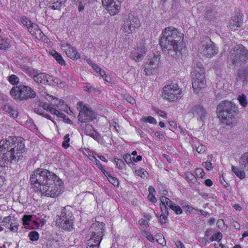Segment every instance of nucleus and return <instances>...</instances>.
I'll list each match as a JSON object with an SVG mask.
<instances>
[{"instance_id": "nucleus-42", "label": "nucleus", "mask_w": 248, "mask_h": 248, "mask_svg": "<svg viewBox=\"0 0 248 248\" xmlns=\"http://www.w3.org/2000/svg\"><path fill=\"white\" fill-rule=\"evenodd\" d=\"M223 235L220 232H218L212 235L210 238V240L212 241H217L219 242L222 238Z\"/></svg>"}, {"instance_id": "nucleus-44", "label": "nucleus", "mask_w": 248, "mask_h": 248, "mask_svg": "<svg viewBox=\"0 0 248 248\" xmlns=\"http://www.w3.org/2000/svg\"><path fill=\"white\" fill-rule=\"evenodd\" d=\"M193 149H195L198 153L202 154L205 152L206 147L205 146L202 144H199L198 145H195L193 147Z\"/></svg>"}, {"instance_id": "nucleus-39", "label": "nucleus", "mask_w": 248, "mask_h": 248, "mask_svg": "<svg viewBox=\"0 0 248 248\" xmlns=\"http://www.w3.org/2000/svg\"><path fill=\"white\" fill-rule=\"evenodd\" d=\"M156 238V241L160 245L164 246L166 245V242L164 238V237L160 233H157L155 235Z\"/></svg>"}, {"instance_id": "nucleus-9", "label": "nucleus", "mask_w": 248, "mask_h": 248, "mask_svg": "<svg viewBox=\"0 0 248 248\" xmlns=\"http://www.w3.org/2000/svg\"><path fill=\"white\" fill-rule=\"evenodd\" d=\"M77 108L79 111L78 119L81 123L91 122L96 117V113L82 101L78 103Z\"/></svg>"}, {"instance_id": "nucleus-6", "label": "nucleus", "mask_w": 248, "mask_h": 248, "mask_svg": "<svg viewBox=\"0 0 248 248\" xmlns=\"http://www.w3.org/2000/svg\"><path fill=\"white\" fill-rule=\"evenodd\" d=\"M197 48L198 51L207 58L213 57L217 53V49L214 43L207 36L200 38Z\"/></svg>"}, {"instance_id": "nucleus-59", "label": "nucleus", "mask_w": 248, "mask_h": 248, "mask_svg": "<svg viewBox=\"0 0 248 248\" xmlns=\"http://www.w3.org/2000/svg\"><path fill=\"white\" fill-rule=\"evenodd\" d=\"M99 169L102 171V172L104 173V174L107 177V178L109 179V178L111 176L110 173L108 171H107L105 170V169L103 168L102 165H100L99 166Z\"/></svg>"}, {"instance_id": "nucleus-17", "label": "nucleus", "mask_w": 248, "mask_h": 248, "mask_svg": "<svg viewBox=\"0 0 248 248\" xmlns=\"http://www.w3.org/2000/svg\"><path fill=\"white\" fill-rule=\"evenodd\" d=\"M147 48L144 43L138 45L137 48H134L131 53L132 59L136 62L141 61L145 56Z\"/></svg>"}, {"instance_id": "nucleus-64", "label": "nucleus", "mask_w": 248, "mask_h": 248, "mask_svg": "<svg viewBox=\"0 0 248 248\" xmlns=\"http://www.w3.org/2000/svg\"><path fill=\"white\" fill-rule=\"evenodd\" d=\"M5 228H8L11 231L13 232H16L17 230V226L16 225H12L11 224L9 223V225H6Z\"/></svg>"}, {"instance_id": "nucleus-15", "label": "nucleus", "mask_w": 248, "mask_h": 248, "mask_svg": "<svg viewBox=\"0 0 248 248\" xmlns=\"http://www.w3.org/2000/svg\"><path fill=\"white\" fill-rule=\"evenodd\" d=\"M105 224L100 221L93 222L91 226L92 235L91 238L102 240L104 235Z\"/></svg>"}, {"instance_id": "nucleus-7", "label": "nucleus", "mask_w": 248, "mask_h": 248, "mask_svg": "<svg viewBox=\"0 0 248 248\" xmlns=\"http://www.w3.org/2000/svg\"><path fill=\"white\" fill-rule=\"evenodd\" d=\"M10 94L12 97L20 100L34 98L36 96V93L33 89L25 85L13 87L10 91Z\"/></svg>"}, {"instance_id": "nucleus-28", "label": "nucleus", "mask_w": 248, "mask_h": 248, "mask_svg": "<svg viewBox=\"0 0 248 248\" xmlns=\"http://www.w3.org/2000/svg\"><path fill=\"white\" fill-rule=\"evenodd\" d=\"M74 209L70 206L63 208L61 211V217H72Z\"/></svg>"}, {"instance_id": "nucleus-33", "label": "nucleus", "mask_w": 248, "mask_h": 248, "mask_svg": "<svg viewBox=\"0 0 248 248\" xmlns=\"http://www.w3.org/2000/svg\"><path fill=\"white\" fill-rule=\"evenodd\" d=\"M56 101H58L57 103H55L56 107L59 109L68 112V109H69V108H68V106L64 104V101L61 99H56Z\"/></svg>"}, {"instance_id": "nucleus-10", "label": "nucleus", "mask_w": 248, "mask_h": 248, "mask_svg": "<svg viewBox=\"0 0 248 248\" xmlns=\"http://www.w3.org/2000/svg\"><path fill=\"white\" fill-rule=\"evenodd\" d=\"M182 96V90L177 84L171 83L163 88L162 97L170 102L174 101Z\"/></svg>"}, {"instance_id": "nucleus-1", "label": "nucleus", "mask_w": 248, "mask_h": 248, "mask_svg": "<svg viewBox=\"0 0 248 248\" xmlns=\"http://www.w3.org/2000/svg\"><path fill=\"white\" fill-rule=\"evenodd\" d=\"M34 191L45 196L57 197L63 187L62 181L54 172L43 169L37 168L30 176Z\"/></svg>"}, {"instance_id": "nucleus-43", "label": "nucleus", "mask_w": 248, "mask_h": 248, "mask_svg": "<svg viewBox=\"0 0 248 248\" xmlns=\"http://www.w3.org/2000/svg\"><path fill=\"white\" fill-rule=\"evenodd\" d=\"M135 173L137 175L143 178H145L148 174L147 172L144 169L142 168L135 170Z\"/></svg>"}, {"instance_id": "nucleus-53", "label": "nucleus", "mask_w": 248, "mask_h": 248, "mask_svg": "<svg viewBox=\"0 0 248 248\" xmlns=\"http://www.w3.org/2000/svg\"><path fill=\"white\" fill-rule=\"evenodd\" d=\"M237 81H239L242 83V85H246L247 84L248 81L245 76H241L240 75L238 76Z\"/></svg>"}, {"instance_id": "nucleus-22", "label": "nucleus", "mask_w": 248, "mask_h": 248, "mask_svg": "<svg viewBox=\"0 0 248 248\" xmlns=\"http://www.w3.org/2000/svg\"><path fill=\"white\" fill-rule=\"evenodd\" d=\"M56 224L62 228L71 231L73 228V222L68 218H56Z\"/></svg>"}, {"instance_id": "nucleus-20", "label": "nucleus", "mask_w": 248, "mask_h": 248, "mask_svg": "<svg viewBox=\"0 0 248 248\" xmlns=\"http://www.w3.org/2000/svg\"><path fill=\"white\" fill-rule=\"evenodd\" d=\"M189 112L193 114L194 117L202 121L207 116V111L201 105H195L190 107Z\"/></svg>"}, {"instance_id": "nucleus-62", "label": "nucleus", "mask_w": 248, "mask_h": 248, "mask_svg": "<svg viewBox=\"0 0 248 248\" xmlns=\"http://www.w3.org/2000/svg\"><path fill=\"white\" fill-rule=\"evenodd\" d=\"M217 225L219 228L223 229L225 226V222L223 219H219L217 221Z\"/></svg>"}, {"instance_id": "nucleus-51", "label": "nucleus", "mask_w": 248, "mask_h": 248, "mask_svg": "<svg viewBox=\"0 0 248 248\" xmlns=\"http://www.w3.org/2000/svg\"><path fill=\"white\" fill-rule=\"evenodd\" d=\"M52 114H55L57 116H58L59 117L63 118V119H65V118H66V115H65L64 113L61 112L58 110H57L56 108H54V109L52 110Z\"/></svg>"}, {"instance_id": "nucleus-18", "label": "nucleus", "mask_w": 248, "mask_h": 248, "mask_svg": "<svg viewBox=\"0 0 248 248\" xmlns=\"http://www.w3.org/2000/svg\"><path fill=\"white\" fill-rule=\"evenodd\" d=\"M243 23V18L242 14L237 12L229 21L228 28L230 30L235 31L240 28Z\"/></svg>"}, {"instance_id": "nucleus-47", "label": "nucleus", "mask_w": 248, "mask_h": 248, "mask_svg": "<svg viewBox=\"0 0 248 248\" xmlns=\"http://www.w3.org/2000/svg\"><path fill=\"white\" fill-rule=\"evenodd\" d=\"M2 219V218H0V232L4 230L6 225H9V222L7 221L9 220H7L6 218H3V219Z\"/></svg>"}, {"instance_id": "nucleus-56", "label": "nucleus", "mask_w": 248, "mask_h": 248, "mask_svg": "<svg viewBox=\"0 0 248 248\" xmlns=\"http://www.w3.org/2000/svg\"><path fill=\"white\" fill-rule=\"evenodd\" d=\"M202 165L208 170H212L213 169L212 164L210 161L204 162Z\"/></svg>"}, {"instance_id": "nucleus-26", "label": "nucleus", "mask_w": 248, "mask_h": 248, "mask_svg": "<svg viewBox=\"0 0 248 248\" xmlns=\"http://www.w3.org/2000/svg\"><path fill=\"white\" fill-rule=\"evenodd\" d=\"M202 72H203V74H205V70L202 63L200 62H195L193 65V70L192 75L201 74Z\"/></svg>"}, {"instance_id": "nucleus-55", "label": "nucleus", "mask_w": 248, "mask_h": 248, "mask_svg": "<svg viewBox=\"0 0 248 248\" xmlns=\"http://www.w3.org/2000/svg\"><path fill=\"white\" fill-rule=\"evenodd\" d=\"M108 180L114 186H118L119 185L118 180L112 175L109 178V179H108Z\"/></svg>"}, {"instance_id": "nucleus-32", "label": "nucleus", "mask_w": 248, "mask_h": 248, "mask_svg": "<svg viewBox=\"0 0 248 248\" xmlns=\"http://www.w3.org/2000/svg\"><path fill=\"white\" fill-rule=\"evenodd\" d=\"M33 28V30H35V32L33 33L32 37L38 39H42L44 35L42 31L39 29L38 26L37 25H34Z\"/></svg>"}, {"instance_id": "nucleus-48", "label": "nucleus", "mask_w": 248, "mask_h": 248, "mask_svg": "<svg viewBox=\"0 0 248 248\" xmlns=\"http://www.w3.org/2000/svg\"><path fill=\"white\" fill-rule=\"evenodd\" d=\"M9 81L12 84H17L19 82V78L16 76L12 75L9 78Z\"/></svg>"}, {"instance_id": "nucleus-41", "label": "nucleus", "mask_w": 248, "mask_h": 248, "mask_svg": "<svg viewBox=\"0 0 248 248\" xmlns=\"http://www.w3.org/2000/svg\"><path fill=\"white\" fill-rule=\"evenodd\" d=\"M30 240L32 241H37L39 237V233L35 231H33L30 232L28 235Z\"/></svg>"}, {"instance_id": "nucleus-46", "label": "nucleus", "mask_w": 248, "mask_h": 248, "mask_svg": "<svg viewBox=\"0 0 248 248\" xmlns=\"http://www.w3.org/2000/svg\"><path fill=\"white\" fill-rule=\"evenodd\" d=\"M195 173L196 175L200 178H205V172H204L203 170L200 168H197L195 170Z\"/></svg>"}, {"instance_id": "nucleus-58", "label": "nucleus", "mask_w": 248, "mask_h": 248, "mask_svg": "<svg viewBox=\"0 0 248 248\" xmlns=\"http://www.w3.org/2000/svg\"><path fill=\"white\" fill-rule=\"evenodd\" d=\"M143 235L145 236L147 239L150 242H153L155 240V238L153 235L148 232H144Z\"/></svg>"}, {"instance_id": "nucleus-63", "label": "nucleus", "mask_w": 248, "mask_h": 248, "mask_svg": "<svg viewBox=\"0 0 248 248\" xmlns=\"http://www.w3.org/2000/svg\"><path fill=\"white\" fill-rule=\"evenodd\" d=\"M148 199L152 202L155 203L156 202V198L154 194H149L148 196Z\"/></svg>"}, {"instance_id": "nucleus-54", "label": "nucleus", "mask_w": 248, "mask_h": 248, "mask_svg": "<svg viewBox=\"0 0 248 248\" xmlns=\"http://www.w3.org/2000/svg\"><path fill=\"white\" fill-rule=\"evenodd\" d=\"M144 121L152 124H156L157 122L155 118L151 116H148L143 118Z\"/></svg>"}, {"instance_id": "nucleus-27", "label": "nucleus", "mask_w": 248, "mask_h": 248, "mask_svg": "<svg viewBox=\"0 0 248 248\" xmlns=\"http://www.w3.org/2000/svg\"><path fill=\"white\" fill-rule=\"evenodd\" d=\"M232 171L240 179H243L246 177L245 170H242L239 167L232 166Z\"/></svg>"}, {"instance_id": "nucleus-29", "label": "nucleus", "mask_w": 248, "mask_h": 248, "mask_svg": "<svg viewBox=\"0 0 248 248\" xmlns=\"http://www.w3.org/2000/svg\"><path fill=\"white\" fill-rule=\"evenodd\" d=\"M101 240L93 238H90L88 241L87 248H99Z\"/></svg>"}, {"instance_id": "nucleus-35", "label": "nucleus", "mask_w": 248, "mask_h": 248, "mask_svg": "<svg viewBox=\"0 0 248 248\" xmlns=\"http://www.w3.org/2000/svg\"><path fill=\"white\" fill-rule=\"evenodd\" d=\"M179 204L182 206V208L184 210L187 211L190 214L194 213L197 211V210L196 209L194 208L193 207L187 204L185 202H179Z\"/></svg>"}, {"instance_id": "nucleus-4", "label": "nucleus", "mask_w": 248, "mask_h": 248, "mask_svg": "<svg viewBox=\"0 0 248 248\" xmlns=\"http://www.w3.org/2000/svg\"><path fill=\"white\" fill-rule=\"evenodd\" d=\"M235 109V105L231 101L225 100L217 106L218 117L223 124L230 125L236 123Z\"/></svg>"}, {"instance_id": "nucleus-61", "label": "nucleus", "mask_w": 248, "mask_h": 248, "mask_svg": "<svg viewBox=\"0 0 248 248\" xmlns=\"http://www.w3.org/2000/svg\"><path fill=\"white\" fill-rule=\"evenodd\" d=\"M212 8L211 7H208L207 9L206 16H205L206 18L210 19L212 18Z\"/></svg>"}, {"instance_id": "nucleus-24", "label": "nucleus", "mask_w": 248, "mask_h": 248, "mask_svg": "<svg viewBox=\"0 0 248 248\" xmlns=\"http://www.w3.org/2000/svg\"><path fill=\"white\" fill-rule=\"evenodd\" d=\"M67 0H48L49 8L53 10H60L65 6Z\"/></svg>"}, {"instance_id": "nucleus-3", "label": "nucleus", "mask_w": 248, "mask_h": 248, "mask_svg": "<svg viewBox=\"0 0 248 248\" xmlns=\"http://www.w3.org/2000/svg\"><path fill=\"white\" fill-rule=\"evenodd\" d=\"M183 37L181 33L172 27L163 30L159 40L161 48L167 50L170 55L177 57L181 54L183 47Z\"/></svg>"}, {"instance_id": "nucleus-45", "label": "nucleus", "mask_w": 248, "mask_h": 248, "mask_svg": "<svg viewBox=\"0 0 248 248\" xmlns=\"http://www.w3.org/2000/svg\"><path fill=\"white\" fill-rule=\"evenodd\" d=\"M69 134H66L63 138V141L62 143V146L63 147H64L65 149L67 148L69 146Z\"/></svg>"}, {"instance_id": "nucleus-57", "label": "nucleus", "mask_w": 248, "mask_h": 248, "mask_svg": "<svg viewBox=\"0 0 248 248\" xmlns=\"http://www.w3.org/2000/svg\"><path fill=\"white\" fill-rule=\"evenodd\" d=\"M90 136L98 141L101 139V136L95 131H93L91 133Z\"/></svg>"}, {"instance_id": "nucleus-52", "label": "nucleus", "mask_w": 248, "mask_h": 248, "mask_svg": "<svg viewBox=\"0 0 248 248\" xmlns=\"http://www.w3.org/2000/svg\"><path fill=\"white\" fill-rule=\"evenodd\" d=\"M114 162L116 164L117 167L119 169H122L124 165V162L122 159L115 158Z\"/></svg>"}, {"instance_id": "nucleus-40", "label": "nucleus", "mask_w": 248, "mask_h": 248, "mask_svg": "<svg viewBox=\"0 0 248 248\" xmlns=\"http://www.w3.org/2000/svg\"><path fill=\"white\" fill-rule=\"evenodd\" d=\"M124 158L127 164L130 167H132L135 166V164L132 160V157L131 158L130 154H127L125 155L124 156Z\"/></svg>"}, {"instance_id": "nucleus-2", "label": "nucleus", "mask_w": 248, "mask_h": 248, "mask_svg": "<svg viewBox=\"0 0 248 248\" xmlns=\"http://www.w3.org/2000/svg\"><path fill=\"white\" fill-rule=\"evenodd\" d=\"M25 140L22 137H9L0 141V164L6 166L16 163L27 153Z\"/></svg>"}, {"instance_id": "nucleus-21", "label": "nucleus", "mask_w": 248, "mask_h": 248, "mask_svg": "<svg viewBox=\"0 0 248 248\" xmlns=\"http://www.w3.org/2000/svg\"><path fill=\"white\" fill-rule=\"evenodd\" d=\"M62 50L70 59L75 60L80 58V55L76 48L70 44H66L62 46Z\"/></svg>"}, {"instance_id": "nucleus-16", "label": "nucleus", "mask_w": 248, "mask_h": 248, "mask_svg": "<svg viewBox=\"0 0 248 248\" xmlns=\"http://www.w3.org/2000/svg\"><path fill=\"white\" fill-rule=\"evenodd\" d=\"M192 88L195 93H198L204 88L205 84V74L202 72L201 74L192 75Z\"/></svg>"}, {"instance_id": "nucleus-49", "label": "nucleus", "mask_w": 248, "mask_h": 248, "mask_svg": "<svg viewBox=\"0 0 248 248\" xmlns=\"http://www.w3.org/2000/svg\"><path fill=\"white\" fill-rule=\"evenodd\" d=\"M41 107H42L44 109L48 111L51 113H52V110L54 109L53 107L49 105L47 103H41L40 105Z\"/></svg>"}, {"instance_id": "nucleus-31", "label": "nucleus", "mask_w": 248, "mask_h": 248, "mask_svg": "<svg viewBox=\"0 0 248 248\" xmlns=\"http://www.w3.org/2000/svg\"><path fill=\"white\" fill-rule=\"evenodd\" d=\"M10 46V40L0 36V49H6Z\"/></svg>"}, {"instance_id": "nucleus-36", "label": "nucleus", "mask_w": 248, "mask_h": 248, "mask_svg": "<svg viewBox=\"0 0 248 248\" xmlns=\"http://www.w3.org/2000/svg\"><path fill=\"white\" fill-rule=\"evenodd\" d=\"M76 2L78 12H80L84 10V6L86 4L87 0H74Z\"/></svg>"}, {"instance_id": "nucleus-60", "label": "nucleus", "mask_w": 248, "mask_h": 248, "mask_svg": "<svg viewBox=\"0 0 248 248\" xmlns=\"http://www.w3.org/2000/svg\"><path fill=\"white\" fill-rule=\"evenodd\" d=\"M125 100L130 103L132 105H134L136 104V101L131 96L129 95H126L125 96Z\"/></svg>"}, {"instance_id": "nucleus-12", "label": "nucleus", "mask_w": 248, "mask_h": 248, "mask_svg": "<svg viewBox=\"0 0 248 248\" xmlns=\"http://www.w3.org/2000/svg\"><path fill=\"white\" fill-rule=\"evenodd\" d=\"M102 5L111 16L117 15L121 10L123 0H101Z\"/></svg>"}, {"instance_id": "nucleus-50", "label": "nucleus", "mask_w": 248, "mask_h": 248, "mask_svg": "<svg viewBox=\"0 0 248 248\" xmlns=\"http://www.w3.org/2000/svg\"><path fill=\"white\" fill-rule=\"evenodd\" d=\"M139 224L143 228H146L148 226V219L140 218L138 221Z\"/></svg>"}, {"instance_id": "nucleus-19", "label": "nucleus", "mask_w": 248, "mask_h": 248, "mask_svg": "<svg viewBox=\"0 0 248 248\" xmlns=\"http://www.w3.org/2000/svg\"><path fill=\"white\" fill-rule=\"evenodd\" d=\"M22 220L23 224L26 228L34 229L43 226L46 222V221L44 218L42 219L39 218L36 220H32L31 218H22Z\"/></svg>"}, {"instance_id": "nucleus-38", "label": "nucleus", "mask_w": 248, "mask_h": 248, "mask_svg": "<svg viewBox=\"0 0 248 248\" xmlns=\"http://www.w3.org/2000/svg\"><path fill=\"white\" fill-rule=\"evenodd\" d=\"M20 21L28 29V27H30L33 24L28 18L25 16H22L20 18Z\"/></svg>"}, {"instance_id": "nucleus-14", "label": "nucleus", "mask_w": 248, "mask_h": 248, "mask_svg": "<svg viewBox=\"0 0 248 248\" xmlns=\"http://www.w3.org/2000/svg\"><path fill=\"white\" fill-rule=\"evenodd\" d=\"M30 76L32 77L34 81L37 83L52 84L55 80L52 76L43 73H37L34 70L30 73Z\"/></svg>"}, {"instance_id": "nucleus-30", "label": "nucleus", "mask_w": 248, "mask_h": 248, "mask_svg": "<svg viewBox=\"0 0 248 248\" xmlns=\"http://www.w3.org/2000/svg\"><path fill=\"white\" fill-rule=\"evenodd\" d=\"M49 53L54 58H55L59 63L62 65H65V62L60 54L55 50L50 51Z\"/></svg>"}, {"instance_id": "nucleus-13", "label": "nucleus", "mask_w": 248, "mask_h": 248, "mask_svg": "<svg viewBox=\"0 0 248 248\" xmlns=\"http://www.w3.org/2000/svg\"><path fill=\"white\" fill-rule=\"evenodd\" d=\"M160 200L161 201L160 208L162 212L164 210H166L168 208L171 209L176 214H181L182 213V210L180 206L173 203L167 197L162 196L160 197Z\"/></svg>"}, {"instance_id": "nucleus-34", "label": "nucleus", "mask_w": 248, "mask_h": 248, "mask_svg": "<svg viewBox=\"0 0 248 248\" xmlns=\"http://www.w3.org/2000/svg\"><path fill=\"white\" fill-rule=\"evenodd\" d=\"M186 178L188 183L192 184H196L198 183L196 177L191 172L188 171L185 173Z\"/></svg>"}, {"instance_id": "nucleus-37", "label": "nucleus", "mask_w": 248, "mask_h": 248, "mask_svg": "<svg viewBox=\"0 0 248 248\" xmlns=\"http://www.w3.org/2000/svg\"><path fill=\"white\" fill-rule=\"evenodd\" d=\"M240 104L243 107H246L248 105V100L246 96L244 94L239 95L237 98Z\"/></svg>"}, {"instance_id": "nucleus-8", "label": "nucleus", "mask_w": 248, "mask_h": 248, "mask_svg": "<svg viewBox=\"0 0 248 248\" xmlns=\"http://www.w3.org/2000/svg\"><path fill=\"white\" fill-rule=\"evenodd\" d=\"M161 66L160 54L149 53L144 66V71L146 75H151L157 70Z\"/></svg>"}, {"instance_id": "nucleus-25", "label": "nucleus", "mask_w": 248, "mask_h": 248, "mask_svg": "<svg viewBox=\"0 0 248 248\" xmlns=\"http://www.w3.org/2000/svg\"><path fill=\"white\" fill-rule=\"evenodd\" d=\"M2 108L3 110L9 113L13 118H16L18 116V112L16 109L9 103L4 104Z\"/></svg>"}, {"instance_id": "nucleus-23", "label": "nucleus", "mask_w": 248, "mask_h": 248, "mask_svg": "<svg viewBox=\"0 0 248 248\" xmlns=\"http://www.w3.org/2000/svg\"><path fill=\"white\" fill-rule=\"evenodd\" d=\"M238 164L241 169L248 171V151L243 153L240 156Z\"/></svg>"}, {"instance_id": "nucleus-5", "label": "nucleus", "mask_w": 248, "mask_h": 248, "mask_svg": "<svg viewBox=\"0 0 248 248\" xmlns=\"http://www.w3.org/2000/svg\"><path fill=\"white\" fill-rule=\"evenodd\" d=\"M229 58L235 66H241L248 59V50L241 45H237L231 50Z\"/></svg>"}, {"instance_id": "nucleus-11", "label": "nucleus", "mask_w": 248, "mask_h": 248, "mask_svg": "<svg viewBox=\"0 0 248 248\" xmlns=\"http://www.w3.org/2000/svg\"><path fill=\"white\" fill-rule=\"evenodd\" d=\"M140 26V21L139 19L132 14H129L128 17L124 21L123 31L124 33L127 34L132 33Z\"/></svg>"}]
</instances>
